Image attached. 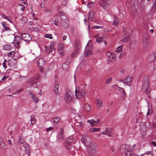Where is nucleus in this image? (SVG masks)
Masks as SVG:
<instances>
[{
    "label": "nucleus",
    "mask_w": 156,
    "mask_h": 156,
    "mask_svg": "<svg viewBox=\"0 0 156 156\" xmlns=\"http://www.w3.org/2000/svg\"><path fill=\"white\" fill-rule=\"evenodd\" d=\"M150 80L148 77H144L142 84V89L147 94H149L151 92L150 87H149Z\"/></svg>",
    "instance_id": "f257e3e1"
},
{
    "label": "nucleus",
    "mask_w": 156,
    "mask_h": 156,
    "mask_svg": "<svg viewBox=\"0 0 156 156\" xmlns=\"http://www.w3.org/2000/svg\"><path fill=\"white\" fill-rule=\"evenodd\" d=\"M87 154L89 156H91L95 153L96 147L95 144L93 143H90L87 148Z\"/></svg>",
    "instance_id": "f03ea898"
},
{
    "label": "nucleus",
    "mask_w": 156,
    "mask_h": 156,
    "mask_svg": "<svg viewBox=\"0 0 156 156\" xmlns=\"http://www.w3.org/2000/svg\"><path fill=\"white\" fill-rule=\"evenodd\" d=\"M64 98L66 102H69L71 101L73 98V94L72 92L69 89H67Z\"/></svg>",
    "instance_id": "7ed1b4c3"
},
{
    "label": "nucleus",
    "mask_w": 156,
    "mask_h": 156,
    "mask_svg": "<svg viewBox=\"0 0 156 156\" xmlns=\"http://www.w3.org/2000/svg\"><path fill=\"white\" fill-rule=\"evenodd\" d=\"M130 146L128 145H122L120 148V152L122 153L125 152V156H129L128 152L130 150Z\"/></svg>",
    "instance_id": "20e7f679"
},
{
    "label": "nucleus",
    "mask_w": 156,
    "mask_h": 156,
    "mask_svg": "<svg viewBox=\"0 0 156 156\" xmlns=\"http://www.w3.org/2000/svg\"><path fill=\"white\" fill-rule=\"evenodd\" d=\"M60 19L63 27L65 29H67L69 27V21L67 17L65 16H62L60 17Z\"/></svg>",
    "instance_id": "39448f33"
},
{
    "label": "nucleus",
    "mask_w": 156,
    "mask_h": 156,
    "mask_svg": "<svg viewBox=\"0 0 156 156\" xmlns=\"http://www.w3.org/2000/svg\"><path fill=\"white\" fill-rule=\"evenodd\" d=\"M86 93V90L84 89H82L81 91H77L75 90V94L76 97L78 99H80L85 96V94Z\"/></svg>",
    "instance_id": "423d86ee"
},
{
    "label": "nucleus",
    "mask_w": 156,
    "mask_h": 156,
    "mask_svg": "<svg viewBox=\"0 0 156 156\" xmlns=\"http://www.w3.org/2000/svg\"><path fill=\"white\" fill-rule=\"evenodd\" d=\"M14 40L13 42L14 44L16 47L18 48L20 47V44L23 41L22 39H21L20 37L18 36H14Z\"/></svg>",
    "instance_id": "0eeeda50"
},
{
    "label": "nucleus",
    "mask_w": 156,
    "mask_h": 156,
    "mask_svg": "<svg viewBox=\"0 0 156 156\" xmlns=\"http://www.w3.org/2000/svg\"><path fill=\"white\" fill-rule=\"evenodd\" d=\"M133 81V77L131 76H127L124 80H121L120 81L123 82L126 85L130 86Z\"/></svg>",
    "instance_id": "6e6552de"
},
{
    "label": "nucleus",
    "mask_w": 156,
    "mask_h": 156,
    "mask_svg": "<svg viewBox=\"0 0 156 156\" xmlns=\"http://www.w3.org/2000/svg\"><path fill=\"white\" fill-rule=\"evenodd\" d=\"M110 4V1L108 0H101L99 3V5L105 9L108 7Z\"/></svg>",
    "instance_id": "1a4fd4ad"
},
{
    "label": "nucleus",
    "mask_w": 156,
    "mask_h": 156,
    "mask_svg": "<svg viewBox=\"0 0 156 156\" xmlns=\"http://www.w3.org/2000/svg\"><path fill=\"white\" fill-rule=\"evenodd\" d=\"M21 37L23 40L28 42L31 39V37L28 33H21Z\"/></svg>",
    "instance_id": "9d476101"
},
{
    "label": "nucleus",
    "mask_w": 156,
    "mask_h": 156,
    "mask_svg": "<svg viewBox=\"0 0 156 156\" xmlns=\"http://www.w3.org/2000/svg\"><path fill=\"white\" fill-rule=\"evenodd\" d=\"M91 48V46H89L87 44L84 51V55L88 57L89 55L92 54Z\"/></svg>",
    "instance_id": "9b49d317"
},
{
    "label": "nucleus",
    "mask_w": 156,
    "mask_h": 156,
    "mask_svg": "<svg viewBox=\"0 0 156 156\" xmlns=\"http://www.w3.org/2000/svg\"><path fill=\"white\" fill-rule=\"evenodd\" d=\"M40 75L38 74H36L34 78H31L30 80L28 81V83H30L31 85H32L34 83L35 80H38L39 78Z\"/></svg>",
    "instance_id": "f8f14e48"
},
{
    "label": "nucleus",
    "mask_w": 156,
    "mask_h": 156,
    "mask_svg": "<svg viewBox=\"0 0 156 156\" xmlns=\"http://www.w3.org/2000/svg\"><path fill=\"white\" fill-rule=\"evenodd\" d=\"M112 129L111 128H106L105 131L102 132L104 135H107L109 136H111L112 134Z\"/></svg>",
    "instance_id": "ddd939ff"
},
{
    "label": "nucleus",
    "mask_w": 156,
    "mask_h": 156,
    "mask_svg": "<svg viewBox=\"0 0 156 156\" xmlns=\"http://www.w3.org/2000/svg\"><path fill=\"white\" fill-rule=\"evenodd\" d=\"M63 131V129H61L60 130L58 135V139L60 141H62L64 138V135Z\"/></svg>",
    "instance_id": "4468645a"
},
{
    "label": "nucleus",
    "mask_w": 156,
    "mask_h": 156,
    "mask_svg": "<svg viewBox=\"0 0 156 156\" xmlns=\"http://www.w3.org/2000/svg\"><path fill=\"white\" fill-rule=\"evenodd\" d=\"M115 55L113 54L110 57L108 58V63H110L112 62H114L115 60Z\"/></svg>",
    "instance_id": "2eb2a0df"
},
{
    "label": "nucleus",
    "mask_w": 156,
    "mask_h": 156,
    "mask_svg": "<svg viewBox=\"0 0 156 156\" xmlns=\"http://www.w3.org/2000/svg\"><path fill=\"white\" fill-rule=\"evenodd\" d=\"M45 61L43 58L40 59L37 63L38 66H43L45 64Z\"/></svg>",
    "instance_id": "dca6fc26"
},
{
    "label": "nucleus",
    "mask_w": 156,
    "mask_h": 156,
    "mask_svg": "<svg viewBox=\"0 0 156 156\" xmlns=\"http://www.w3.org/2000/svg\"><path fill=\"white\" fill-rule=\"evenodd\" d=\"M60 119L61 118L59 117H58L56 118L52 119H51V121H52L53 124L55 126L58 122Z\"/></svg>",
    "instance_id": "f3484780"
},
{
    "label": "nucleus",
    "mask_w": 156,
    "mask_h": 156,
    "mask_svg": "<svg viewBox=\"0 0 156 156\" xmlns=\"http://www.w3.org/2000/svg\"><path fill=\"white\" fill-rule=\"evenodd\" d=\"M96 104L98 108L102 107L103 106L102 101L99 99H96L95 100Z\"/></svg>",
    "instance_id": "a211bd4d"
},
{
    "label": "nucleus",
    "mask_w": 156,
    "mask_h": 156,
    "mask_svg": "<svg viewBox=\"0 0 156 156\" xmlns=\"http://www.w3.org/2000/svg\"><path fill=\"white\" fill-rule=\"evenodd\" d=\"M6 147V145H5L2 139L0 137V148L2 149H4Z\"/></svg>",
    "instance_id": "6ab92c4d"
},
{
    "label": "nucleus",
    "mask_w": 156,
    "mask_h": 156,
    "mask_svg": "<svg viewBox=\"0 0 156 156\" xmlns=\"http://www.w3.org/2000/svg\"><path fill=\"white\" fill-rule=\"evenodd\" d=\"M94 13L92 11H90L88 14V20H92L93 21H94V19L93 18Z\"/></svg>",
    "instance_id": "aec40b11"
},
{
    "label": "nucleus",
    "mask_w": 156,
    "mask_h": 156,
    "mask_svg": "<svg viewBox=\"0 0 156 156\" xmlns=\"http://www.w3.org/2000/svg\"><path fill=\"white\" fill-rule=\"evenodd\" d=\"M29 94L31 95L32 99L34 100L35 103H37L38 101V98L35 95H34L32 92H30Z\"/></svg>",
    "instance_id": "412c9836"
},
{
    "label": "nucleus",
    "mask_w": 156,
    "mask_h": 156,
    "mask_svg": "<svg viewBox=\"0 0 156 156\" xmlns=\"http://www.w3.org/2000/svg\"><path fill=\"white\" fill-rule=\"evenodd\" d=\"M59 85L58 83L55 82V88H54V92L55 94H58V89H59Z\"/></svg>",
    "instance_id": "4be33fe9"
},
{
    "label": "nucleus",
    "mask_w": 156,
    "mask_h": 156,
    "mask_svg": "<svg viewBox=\"0 0 156 156\" xmlns=\"http://www.w3.org/2000/svg\"><path fill=\"white\" fill-rule=\"evenodd\" d=\"M87 122L90 123L91 126H95L97 125V122L94 119L88 120Z\"/></svg>",
    "instance_id": "5701e85b"
},
{
    "label": "nucleus",
    "mask_w": 156,
    "mask_h": 156,
    "mask_svg": "<svg viewBox=\"0 0 156 156\" xmlns=\"http://www.w3.org/2000/svg\"><path fill=\"white\" fill-rule=\"evenodd\" d=\"M81 138V141L82 143L85 145H86L87 140L86 139V136L85 135H82Z\"/></svg>",
    "instance_id": "b1692460"
},
{
    "label": "nucleus",
    "mask_w": 156,
    "mask_h": 156,
    "mask_svg": "<svg viewBox=\"0 0 156 156\" xmlns=\"http://www.w3.org/2000/svg\"><path fill=\"white\" fill-rule=\"evenodd\" d=\"M155 59H156L154 55V54L150 55L148 58L147 61L149 62H151L153 61Z\"/></svg>",
    "instance_id": "393cba45"
},
{
    "label": "nucleus",
    "mask_w": 156,
    "mask_h": 156,
    "mask_svg": "<svg viewBox=\"0 0 156 156\" xmlns=\"http://www.w3.org/2000/svg\"><path fill=\"white\" fill-rule=\"evenodd\" d=\"M71 142V141L69 142L68 141H66L65 144V147L68 149H70L71 147V144L70 143Z\"/></svg>",
    "instance_id": "a878e982"
},
{
    "label": "nucleus",
    "mask_w": 156,
    "mask_h": 156,
    "mask_svg": "<svg viewBox=\"0 0 156 156\" xmlns=\"http://www.w3.org/2000/svg\"><path fill=\"white\" fill-rule=\"evenodd\" d=\"M84 109L86 112H89L90 111V107L89 104H85L84 106Z\"/></svg>",
    "instance_id": "bb28decb"
},
{
    "label": "nucleus",
    "mask_w": 156,
    "mask_h": 156,
    "mask_svg": "<svg viewBox=\"0 0 156 156\" xmlns=\"http://www.w3.org/2000/svg\"><path fill=\"white\" fill-rule=\"evenodd\" d=\"M68 60V58L67 59L66 62L63 64H62V68L64 69H68L69 67V65H68V63L67 62V60Z\"/></svg>",
    "instance_id": "cd10ccee"
},
{
    "label": "nucleus",
    "mask_w": 156,
    "mask_h": 156,
    "mask_svg": "<svg viewBox=\"0 0 156 156\" xmlns=\"http://www.w3.org/2000/svg\"><path fill=\"white\" fill-rule=\"evenodd\" d=\"M3 49L5 50H10L11 48V46L9 44H6L3 46Z\"/></svg>",
    "instance_id": "c85d7f7f"
},
{
    "label": "nucleus",
    "mask_w": 156,
    "mask_h": 156,
    "mask_svg": "<svg viewBox=\"0 0 156 156\" xmlns=\"http://www.w3.org/2000/svg\"><path fill=\"white\" fill-rule=\"evenodd\" d=\"M100 130V128H91L89 129V131L90 132H93L95 131H99Z\"/></svg>",
    "instance_id": "c756f323"
},
{
    "label": "nucleus",
    "mask_w": 156,
    "mask_h": 156,
    "mask_svg": "<svg viewBox=\"0 0 156 156\" xmlns=\"http://www.w3.org/2000/svg\"><path fill=\"white\" fill-rule=\"evenodd\" d=\"M141 156H153V152L151 151H148L147 153L142 154Z\"/></svg>",
    "instance_id": "7c9ffc66"
},
{
    "label": "nucleus",
    "mask_w": 156,
    "mask_h": 156,
    "mask_svg": "<svg viewBox=\"0 0 156 156\" xmlns=\"http://www.w3.org/2000/svg\"><path fill=\"white\" fill-rule=\"evenodd\" d=\"M87 6L90 8H92L95 6V4L94 2L88 3H87Z\"/></svg>",
    "instance_id": "2f4dec72"
},
{
    "label": "nucleus",
    "mask_w": 156,
    "mask_h": 156,
    "mask_svg": "<svg viewBox=\"0 0 156 156\" xmlns=\"http://www.w3.org/2000/svg\"><path fill=\"white\" fill-rule=\"evenodd\" d=\"M148 41L147 39V38L145 37H143V44L144 45H147L148 43Z\"/></svg>",
    "instance_id": "473e14b6"
},
{
    "label": "nucleus",
    "mask_w": 156,
    "mask_h": 156,
    "mask_svg": "<svg viewBox=\"0 0 156 156\" xmlns=\"http://www.w3.org/2000/svg\"><path fill=\"white\" fill-rule=\"evenodd\" d=\"M46 51L47 53H49L52 51L51 46L49 45L46 47Z\"/></svg>",
    "instance_id": "72a5a7b5"
},
{
    "label": "nucleus",
    "mask_w": 156,
    "mask_h": 156,
    "mask_svg": "<svg viewBox=\"0 0 156 156\" xmlns=\"http://www.w3.org/2000/svg\"><path fill=\"white\" fill-rule=\"evenodd\" d=\"M80 45V41L78 40H76L75 41V45L77 47V48H79Z\"/></svg>",
    "instance_id": "f704fd0d"
},
{
    "label": "nucleus",
    "mask_w": 156,
    "mask_h": 156,
    "mask_svg": "<svg viewBox=\"0 0 156 156\" xmlns=\"http://www.w3.org/2000/svg\"><path fill=\"white\" fill-rule=\"evenodd\" d=\"M103 37H100L96 39V41L98 43H100L103 40Z\"/></svg>",
    "instance_id": "c9c22d12"
},
{
    "label": "nucleus",
    "mask_w": 156,
    "mask_h": 156,
    "mask_svg": "<svg viewBox=\"0 0 156 156\" xmlns=\"http://www.w3.org/2000/svg\"><path fill=\"white\" fill-rule=\"evenodd\" d=\"M30 120L32 125L34 124L36 122V119L34 117H32L31 118Z\"/></svg>",
    "instance_id": "e433bc0d"
},
{
    "label": "nucleus",
    "mask_w": 156,
    "mask_h": 156,
    "mask_svg": "<svg viewBox=\"0 0 156 156\" xmlns=\"http://www.w3.org/2000/svg\"><path fill=\"white\" fill-rule=\"evenodd\" d=\"M122 89L123 90L121 93V97L122 99V100H124L125 98L126 93H125L124 90L123 89Z\"/></svg>",
    "instance_id": "4c0bfd02"
},
{
    "label": "nucleus",
    "mask_w": 156,
    "mask_h": 156,
    "mask_svg": "<svg viewBox=\"0 0 156 156\" xmlns=\"http://www.w3.org/2000/svg\"><path fill=\"white\" fill-rule=\"evenodd\" d=\"M129 39V37L128 36L127 37H124L121 40V41L123 42H126L128 41Z\"/></svg>",
    "instance_id": "58836bf2"
},
{
    "label": "nucleus",
    "mask_w": 156,
    "mask_h": 156,
    "mask_svg": "<svg viewBox=\"0 0 156 156\" xmlns=\"http://www.w3.org/2000/svg\"><path fill=\"white\" fill-rule=\"evenodd\" d=\"M122 46L121 45L118 47L117 48V50L115 51V52H120L122 50Z\"/></svg>",
    "instance_id": "ea45409f"
},
{
    "label": "nucleus",
    "mask_w": 156,
    "mask_h": 156,
    "mask_svg": "<svg viewBox=\"0 0 156 156\" xmlns=\"http://www.w3.org/2000/svg\"><path fill=\"white\" fill-rule=\"evenodd\" d=\"M45 37L47 38H49L50 39H52L53 38V37L52 36L51 34H47L45 35Z\"/></svg>",
    "instance_id": "a19ab883"
},
{
    "label": "nucleus",
    "mask_w": 156,
    "mask_h": 156,
    "mask_svg": "<svg viewBox=\"0 0 156 156\" xmlns=\"http://www.w3.org/2000/svg\"><path fill=\"white\" fill-rule=\"evenodd\" d=\"M59 53L62 56H63L64 55V50H58Z\"/></svg>",
    "instance_id": "79ce46f5"
},
{
    "label": "nucleus",
    "mask_w": 156,
    "mask_h": 156,
    "mask_svg": "<svg viewBox=\"0 0 156 156\" xmlns=\"http://www.w3.org/2000/svg\"><path fill=\"white\" fill-rule=\"evenodd\" d=\"M64 45L63 44H59L58 48V50H64Z\"/></svg>",
    "instance_id": "37998d69"
},
{
    "label": "nucleus",
    "mask_w": 156,
    "mask_h": 156,
    "mask_svg": "<svg viewBox=\"0 0 156 156\" xmlns=\"http://www.w3.org/2000/svg\"><path fill=\"white\" fill-rule=\"evenodd\" d=\"M14 62H15V60L14 59L10 60L8 61V64L9 65H12V63Z\"/></svg>",
    "instance_id": "c03bdc74"
},
{
    "label": "nucleus",
    "mask_w": 156,
    "mask_h": 156,
    "mask_svg": "<svg viewBox=\"0 0 156 156\" xmlns=\"http://www.w3.org/2000/svg\"><path fill=\"white\" fill-rule=\"evenodd\" d=\"M23 140L21 139V137H20L18 141V144H23Z\"/></svg>",
    "instance_id": "a18cd8bd"
},
{
    "label": "nucleus",
    "mask_w": 156,
    "mask_h": 156,
    "mask_svg": "<svg viewBox=\"0 0 156 156\" xmlns=\"http://www.w3.org/2000/svg\"><path fill=\"white\" fill-rule=\"evenodd\" d=\"M112 80V78L111 77H109L108 79L106 80V83L107 84H109L110 83Z\"/></svg>",
    "instance_id": "49530a36"
},
{
    "label": "nucleus",
    "mask_w": 156,
    "mask_h": 156,
    "mask_svg": "<svg viewBox=\"0 0 156 156\" xmlns=\"http://www.w3.org/2000/svg\"><path fill=\"white\" fill-rule=\"evenodd\" d=\"M128 153H129L128 154L129 155V156H137L135 154H133L132 151L131 150H129V151Z\"/></svg>",
    "instance_id": "de8ad7c7"
},
{
    "label": "nucleus",
    "mask_w": 156,
    "mask_h": 156,
    "mask_svg": "<svg viewBox=\"0 0 156 156\" xmlns=\"http://www.w3.org/2000/svg\"><path fill=\"white\" fill-rule=\"evenodd\" d=\"M15 53L14 51H11L8 53L9 56H11L12 57L14 55Z\"/></svg>",
    "instance_id": "09e8293b"
},
{
    "label": "nucleus",
    "mask_w": 156,
    "mask_h": 156,
    "mask_svg": "<svg viewBox=\"0 0 156 156\" xmlns=\"http://www.w3.org/2000/svg\"><path fill=\"white\" fill-rule=\"evenodd\" d=\"M2 25L3 27L4 30H11L10 29H9V28L8 27H7L6 26H5V25L3 24L2 23Z\"/></svg>",
    "instance_id": "8fccbe9b"
},
{
    "label": "nucleus",
    "mask_w": 156,
    "mask_h": 156,
    "mask_svg": "<svg viewBox=\"0 0 156 156\" xmlns=\"http://www.w3.org/2000/svg\"><path fill=\"white\" fill-rule=\"evenodd\" d=\"M92 27L93 29H99L102 28L103 27L99 26H95Z\"/></svg>",
    "instance_id": "3c124183"
},
{
    "label": "nucleus",
    "mask_w": 156,
    "mask_h": 156,
    "mask_svg": "<svg viewBox=\"0 0 156 156\" xmlns=\"http://www.w3.org/2000/svg\"><path fill=\"white\" fill-rule=\"evenodd\" d=\"M119 22L118 20H117L116 19H115L114 20L113 22V25L116 26L118 24Z\"/></svg>",
    "instance_id": "603ef678"
},
{
    "label": "nucleus",
    "mask_w": 156,
    "mask_h": 156,
    "mask_svg": "<svg viewBox=\"0 0 156 156\" xmlns=\"http://www.w3.org/2000/svg\"><path fill=\"white\" fill-rule=\"evenodd\" d=\"M67 4V0H64L62 3V4L63 5L65 6Z\"/></svg>",
    "instance_id": "864d4df0"
},
{
    "label": "nucleus",
    "mask_w": 156,
    "mask_h": 156,
    "mask_svg": "<svg viewBox=\"0 0 156 156\" xmlns=\"http://www.w3.org/2000/svg\"><path fill=\"white\" fill-rule=\"evenodd\" d=\"M32 29L34 31L36 32H38L39 31V29L38 27H33Z\"/></svg>",
    "instance_id": "5fc2aeb1"
},
{
    "label": "nucleus",
    "mask_w": 156,
    "mask_h": 156,
    "mask_svg": "<svg viewBox=\"0 0 156 156\" xmlns=\"http://www.w3.org/2000/svg\"><path fill=\"white\" fill-rule=\"evenodd\" d=\"M3 18H5V19H7V20H8L9 22H10V23H12V22H11V20L9 19V18H8V17H7L5 15H3Z\"/></svg>",
    "instance_id": "6e6d98bb"
},
{
    "label": "nucleus",
    "mask_w": 156,
    "mask_h": 156,
    "mask_svg": "<svg viewBox=\"0 0 156 156\" xmlns=\"http://www.w3.org/2000/svg\"><path fill=\"white\" fill-rule=\"evenodd\" d=\"M19 5L22 6V7L21 8V10L23 11H24L25 7V6L22 4H20Z\"/></svg>",
    "instance_id": "4d7b16f0"
},
{
    "label": "nucleus",
    "mask_w": 156,
    "mask_h": 156,
    "mask_svg": "<svg viewBox=\"0 0 156 156\" xmlns=\"http://www.w3.org/2000/svg\"><path fill=\"white\" fill-rule=\"evenodd\" d=\"M20 1H21L22 2L24 3L25 5H28V3L27 2V0H19Z\"/></svg>",
    "instance_id": "13d9d810"
},
{
    "label": "nucleus",
    "mask_w": 156,
    "mask_h": 156,
    "mask_svg": "<svg viewBox=\"0 0 156 156\" xmlns=\"http://www.w3.org/2000/svg\"><path fill=\"white\" fill-rule=\"evenodd\" d=\"M113 55V54H112L109 52H108L106 53L107 56L109 58Z\"/></svg>",
    "instance_id": "bf43d9fd"
},
{
    "label": "nucleus",
    "mask_w": 156,
    "mask_h": 156,
    "mask_svg": "<svg viewBox=\"0 0 156 156\" xmlns=\"http://www.w3.org/2000/svg\"><path fill=\"white\" fill-rule=\"evenodd\" d=\"M92 72V70L91 69H88L87 72V73L88 75H89Z\"/></svg>",
    "instance_id": "052dcab7"
},
{
    "label": "nucleus",
    "mask_w": 156,
    "mask_h": 156,
    "mask_svg": "<svg viewBox=\"0 0 156 156\" xmlns=\"http://www.w3.org/2000/svg\"><path fill=\"white\" fill-rule=\"evenodd\" d=\"M53 129V127H49L48 128H47L46 129V131H47V132H48L49 131H51V130H52Z\"/></svg>",
    "instance_id": "680f3d73"
},
{
    "label": "nucleus",
    "mask_w": 156,
    "mask_h": 156,
    "mask_svg": "<svg viewBox=\"0 0 156 156\" xmlns=\"http://www.w3.org/2000/svg\"><path fill=\"white\" fill-rule=\"evenodd\" d=\"M22 89H20L17 90L16 91V94H18L20 93L22 91Z\"/></svg>",
    "instance_id": "e2e57ef3"
},
{
    "label": "nucleus",
    "mask_w": 156,
    "mask_h": 156,
    "mask_svg": "<svg viewBox=\"0 0 156 156\" xmlns=\"http://www.w3.org/2000/svg\"><path fill=\"white\" fill-rule=\"evenodd\" d=\"M79 124H80V125L81 127H83L84 126V124L83 122H80L79 123Z\"/></svg>",
    "instance_id": "0e129e2a"
},
{
    "label": "nucleus",
    "mask_w": 156,
    "mask_h": 156,
    "mask_svg": "<svg viewBox=\"0 0 156 156\" xmlns=\"http://www.w3.org/2000/svg\"><path fill=\"white\" fill-rule=\"evenodd\" d=\"M57 20H58L57 19L55 20V23H54V24L56 25H58V22Z\"/></svg>",
    "instance_id": "69168bd1"
},
{
    "label": "nucleus",
    "mask_w": 156,
    "mask_h": 156,
    "mask_svg": "<svg viewBox=\"0 0 156 156\" xmlns=\"http://www.w3.org/2000/svg\"><path fill=\"white\" fill-rule=\"evenodd\" d=\"M151 113H152V111L150 110V109L148 110V112L147 113V115L150 114Z\"/></svg>",
    "instance_id": "338daca9"
},
{
    "label": "nucleus",
    "mask_w": 156,
    "mask_h": 156,
    "mask_svg": "<svg viewBox=\"0 0 156 156\" xmlns=\"http://www.w3.org/2000/svg\"><path fill=\"white\" fill-rule=\"evenodd\" d=\"M153 6L154 8L156 7V0H155L154 2Z\"/></svg>",
    "instance_id": "774afa93"
}]
</instances>
